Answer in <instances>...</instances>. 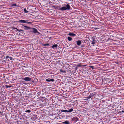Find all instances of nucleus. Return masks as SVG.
<instances>
[{
  "instance_id": "nucleus-17",
  "label": "nucleus",
  "mask_w": 124,
  "mask_h": 124,
  "mask_svg": "<svg viewBox=\"0 0 124 124\" xmlns=\"http://www.w3.org/2000/svg\"><path fill=\"white\" fill-rule=\"evenodd\" d=\"M60 71L61 72L63 73H65L66 72V71L65 70H64L62 69H60Z\"/></svg>"
},
{
  "instance_id": "nucleus-9",
  "label": "nucleus",
  "mask_w": 124,
  "mask_h": 124,
  "mask_svg": "<svg viewBox=\"0 0 124 124\" xmlns=\"http://www.w3.org/2000/svg\"><path fill=\"white\" fill-rule=\"evenodd\" d=\"M72 120L74 122H76L78 120V118L77 117H74L72 118Z\"/></svg>"
},
{
  "instance_id": "nucleus-16",
  "label": "nucleus",
  "mask_w": 124,
  "mask_h": 124,
  "mask_svg": "<svg viewBox=\"0 0 124 124\" xmlns=\"http://www.w3.org/2000/svg\"><path fill=\"white\" fill-rule=\"evenodd\" d=\"M73 109L72 108H71L70 109H69L68 110V112L70 113L72 111H73Z\"/></svg>"
},
{
  "instance_id": "nucleus-18",
  "label": "nucleus",
  "mask_w": 124,
  "mask_h": 124,
  "mask_svg": "<svg viewBox=\"0 0 124 124\" xmlns=\"http://www.w3.org/2000/svg\"><path fill=\"white\" fill-rule=\"evenodd\" d=\"M31 112V111L30 110H26L25 111V112L27 113H30Z\"/></svg>"
},
{
  "instance_id": "nucleus-2",
  "label": "nucleus",
  "mask_w": 124,
  "mask_h": 124,
  "mask_svg": "<svg viewBox=\"0 0 124 124\" xmlns=\"http://www.w3.org/2000/svg\"><path fill=\"white\" fill-rule=\"evenodd\" d=\"M112 82V80L109 79L108 78H106L105 80H104L103 81H102V83L103 84L108 85H109V83H111Z\"/></svg>"
},
{
  "instance_id": "nucleus-3",
  "label": "nucleus",
  "mask_w": 124,
  "mask_h": 124,
  "mask_svg": "<svg viewBox=\"0 0 124 124\" xmlns=\"http://www.w3.org/2000/svg\"><path fill=\"white\" fill-rule=\"evenodd\" d=\"M30 30L31 32H32L35 33L40 34L39 32L37 30L36 28H30Z\"/></svg>"
},
{
  "instance_id": "nucleus-15",
  "label": "nucleus",
  "mask_w": 124,
  "mask_h": 124,
  "mask_svg": "<svg viewBox=\"0 0 124 124\" xmlns=\"http://www.w3.org/2000/svg\"><path fill=\"white\" fill-rule=\"evenodd\" d=\"M63 124H69L70 123L68 121L66 120L64 122H62Z\"/></svg>"
},
{
  "instance_id": "nucleus-12",
  "label": "nucleus",
  "mask_w": 124,
  "mask_h": 124,
  "mask_svg": "<svg viewBox=\"0 0 124 124\" xmlns=\"http://www.w3.org/2000/svg\"><path fill=\"white\" fill-rule=\"evenodd\" d=\"M77 44L78 45H79L81 44V41L77 40L76 41Z\"/></svg>"
},
{
  "instance_id": "nucleus-23",
  "label": "nucleus",
  "mask_w": 124,
  "mask_h": 124,
  "mask_svg": "<svg viewBox=\"0 0 124 124\" xmlns=\"http://www.w3.org/2000/svg\"><path fill=\"white\" fill-rule=\"evenodd\" d=\"M11 87H12V86L11 85H5V87L7 88H10Z\"/></svg>"
},
{
  "instance_id": "nucleus-19",
  "label": "nucleus",
  "mask_w": 124,
  "mask_h": 124,
  "mask_svg": "<svg viewBox=\"0 0 124 124\" xmlns=\"http://www.w3.org/2000/svg\"><path fill=\"white\" fill-rule=\"evenodd\" d=\"M15 29L16 30H17V31H19V32H20L21 31H24L23 30L21 29L19 30V29H17V28H15Z\"/></svg>"
},
{
  "instance_id": "nucleus-27",
  "label": "nucleus",
  "mask_w": 124,
  "mask_h": 124,
  "mask_svg": "<svg viewBox=\"0 0 124 124\" xmlns=\"http://www.w3.org/2000/svg\"><path fill=\"white\" fill-rule=\"evenodd\" d=\"M92 44H95V42H94V40L93 39V41L92 42Z\"/></svg>"
},
{
  "instance_id": "nucleus-22",
  "label": "nucleus",
  "mask_w": 124,
  "mask_h": 124,
  "mask_svg": "<svg viewBox=\"0 0 124 124\" xmlns=\"http://www.w3.org/2000/svg\"><path fill=\"white\" fill-rule=\"evenodd\" d=\"M49 45V43H47L45 44H43V46H48Z\"/></svg>"
},
{
  "instance_id": "nucleus-33",
  "label": "nucleus",
  "mask_w": 124,
  "mask_h": 124,
  "mask_svg": "<svg viewBox=\"0 0 124 124\" xmlns=\"http://www.w3.org/2000/svg\"><path fill=\"white\" fill-rule=\"evenodd\" d=\"M66 3H67V2H66Z\"/></svg>"
},
{
  "instance_id": "nucleus-20",
  "label": "nucleus",
  "mask_w": 124,
  "mask_h": 124,
  "mask_svg": "<svg viewBox=\"0 0 124 124\" xmlns=\"http://www.w3.org/2000/svg\"><path fill=\"white\" fill-rule=\"evenodd\" d=\"M68 39L69 41H71L72 40V39L71 38L68 37Z\"/></svg>"
},
{
  "instance_id": "nucleus-11",
  "label": "nucleus",
  "mask_w": 124,
  "mask_h": 124,
  "mask_svg": "<svg viewBox=\"0 0 124 124\" xmlns=\"http://www.w3.org/2000/svg\"><path fill=\"white\" fill-rule=\"evenodd\" d=\"M26 22V20H20L18 21V22L21 23H25Z\"/></svg>"
},
{
  "instance_id": "nucleus-4",
  "label": "nucleus",
  "mask_w": 124,
  "mask_h": 124,
  "mask_svg": "<svg viewBox=\"0 0 124 124\" xmlns=\"http://www.w3.org/2000/svg\"><path fill=\"white\" fill-rule=\"evenodd\" d=\"M37 116L36 115H33L32 117L31 118V119L33 121L35 120L37 118Z\"/></svg>"
},
{
  "instance_id": "nucleus-21",
  "label": "nucleus",
  "mask_w": 124,
  "mask_h": 124,
  "mask_svg": "<svg viewBox=\"0 0 124 124\" xmlns=\"http://www.w3.org/2000/svg\"><path fill=\"white\" fill-rule=\"evenodd\" d=\"M28 20H26V23H28V24H31L32 23V22H28Z\"/></svg>"
},
{
  "instance_id": "nucleus-8",
  "label": "nucleus",
  "mask_w": 124,
  "mask_h": 124,
  "mask_svg": "<svg viewBox=\"0 0 124 124\" xmlns=\"http://www.w3.org/2000/svg\"><path fill=\"white\" fill-rule=\"evenodd\" d=\"M22 27H24V29L25 30H28L29 29H30V28H31L29 27L28 26H26L24 25H23Z\"/></svg>"
},
{
  "instance_id": "nucleus-10",
  "label": "nucleus",
  "mask_w": 124,
  "mask_h": 124,
  "mask_svg": "<svg viewBox=\"0 0 124 124\" xmlns=\"http://www.w3.org/2000/svg\"><path fill=\"white\" fill-rule=\"evenodd\" d=\"M68 35L70 36L73 37L76 36V34L73 33H69L68 34Z\"/></svg>"
},
{
  "instance_id": "nucleus-29",
  "label": "nucleus",
  "mask_w": 124,
  "mask_h": 124,
  "mask_svg": "<svg viewBox=\"0 0 124 124\" xmlns=\"http://www.w3.org/2000/svg\"><path fill=\"white\" fill-rule=\"evenodd\" d=\"M9 58L10 60H12L13 59V58L12 57H10V56H9Z\"/></svg>"
},
{
  "instance_id": "nucleus-7",
  "label": "nucleus",
  "mask_w": 124,
  "mask_h": 124,
  "mask_svg": "<svg viewBox=\"0 0 124 124\" xmlns=\"http://www.w3.org/2000/svg\"><path fill=\"white\" fill-rule=\"evenodd\" d=\"M45 81L48 82H50L51 81L52 82H53L54 81V80L53 79L49 78L48 79H46Z\"/></svg>"
},
{
  "instance_id": "nucleus-14",
  "label": "nucleus",
  "mask_w": 124,
  "mask_h": 124,
  "mask_svg": "<svg viewBox=\"0 0 124 124\" xmlns=\"http://www.w3.org/2000/svg\"><path fill=\"white\" fill-rule=\"evenodd\" d=\"M61 112H65L66 113H68V110L62 109L61 110Z\"/></svg>"
},
{
  "instance_id": "nucleus-32",
  "label": "nucleus",
  "mask_w": 124,
  "mask_h": 124,
  "mask_svg": "<svg viewBox=\"0 0 124 124\" xmlns=\"http://www.w3.org/2000/svg\"><path fill=\"white\" fill-rule=\"evenodd\" d=\"M24 114H26V113H24Z\"/></svg>"
},
{
  "instance_id": "nucleus-24",
  "label": "nucleus",
  "mask_w": 124,
  "mask_h": 124,
  "mask_svg": "<svg viewBox=\"0 0 124 124\" xmlns=\"http://www.w3.org/2000/svg\"><path fill=\"white\" fill-rule=\"evenodd\" d=\"M23 10L24 11V12L25 13H28V11L26 10V8L24 9H23Z\"/></svg>"
},
{
  "instance_id": "nucleus-30",
  "label": "nucleus",
  "mask_w": 124,
  "mask_h": 124,
  "mask_svg": "<svg viewBox=\"0 0 124 124\" xmlns=\"http://www.w3.org/2000/svg\"><path fill=\"white\" fill-rule=\"evenodd\" d=\"M12 6H17V5L16 4H13Z\"/></svg>"
},
{
  "instance_id": "nucleus-13",
  "label": "nucleus",
  "mask_w": 124,
  "mask_h": 124,
  "mask_svg": "<svg viewBox=\"0 0 124 124\" xmlns=\"http://www.w3.org/2000/svg\"><path fill=\"white\" fill-rule=\"evenodd\" d=\"M58 46L57 44H54L52 46V48L54 49L55 48H56Z\"/></svg>"
},
{
  "instance_id": "nucleus-31",
  "label": "nucleus",
  "mask_w": 124,
  "mask_h": 124,
  "mask_svg": "<svg viewBox=\"0 0 124 124\" xmlns=\"http://www.w3.org/2000/svg\"><path fill=\"white\" fill-rule=\"evenodd\" d=\"M82 65L81 64H79L78 65V67H82Z\"/></svg>"
},
{
  "instance_id": "nucleus-6",
  "label": "nucleus",
  "mask_w": 124,
  "mask_h": 124,
  "mask_svg": "<svg viewBox=\"0 0 124 124\" xmlns=\"http://www.w3.org/2000/svg\"><path fill=\"white\" fill-rule=\"evenodd\" d=\"M23 79L25 81H30L31 78L28 77H26L23 78Z\"/></svg>"
},
{
  "instance_id": "nucleus-5",
  "label": "nucleus",
  "mask_w": 124,
  "mask_h": 124,
  "mask_svg": "<svg viewBox=\"0 0 124 124\" xmlns=\"http://www.w3.org/2000/svg\"><path fill=\"white\" fill-rule=\"evenodd\" d=\"M94 95V94L93 93H90L89 95L86 98L87 100H88L93 97Z\"/></svg>"
},
{
  "instance_id": "nucleus-26",
  "label": "nucleus",
  "mask_w": 124,
  "mask_h": 124,
  "mask_svg": "<svg viewBox=\"0 0 124 124\" xmlns=\"http://www.w3.org/2000/svg\"><path fill=\"white\" fill-rule=\"evenodd\" d=\"M124 113V111L123 110H122L120 111L119 112V113L121 114H122L123 113Z\"/></svg>"
},
{
  "instance_id": "nucleus-25",
  "label": "nucleus",
  "mask_w": 124,
  "mask_h": 124,
  "mask_svg": "<svg viewBox=\"0 0 124 124\" xmlns=\"http://www.w3.org/2000/svg\"><path fill=\"white\" fill-rule=\"evenodd\" d=\"M89 67L92 68V69H94V67L93 66H89Z\"/></svg>"
},
{
  "instance_id": "nucleus-1",
  "label": "nucleus",
  "mask_w": 124,
  "mask_h": 124,
  "mask_svg": "<svg viewBox=\"0 0 124 124\" xmlns=\"http://www.w3.org/2000/svg\"><path fill=\"white\" fill-rule=\"evenodd\" d=\"M71 9V8L70 5L68 4L65 5L64 6L60 8L59 10L62 11H64L66 10H70Z\"/></svg>"
},
{
  "instance_id": "nucleus-28",
  "label": "nucleus",
  "mask_w": 124,
  "mask_h": 124,
  "mask_svg": "<svg viewBox=\"0 0 124 124\" xmlns=\"http://www.w3.org/2000/svg\"><path fill=\"white\" fill-rule=\"evenodd\" d=\"M6 59H7L8 58H9V56H5Z\"/></svg>"
}]
</instances>
